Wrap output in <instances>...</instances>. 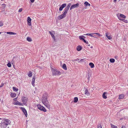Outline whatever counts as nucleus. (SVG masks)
I'll return each mask as SVG.
<instances>
[{
	"mask_svg": "<svg viewBox=\"0 0 128 128\" xmlns=\"http://www.w3.org/2000/svg\"><path fill=\"white\" fill-rule=\"evenodd\" d=\"M52 70L53 76H58L61 74V72L60 71L57 70L52 68Z\"/></svg>",
	"mask_w": 128,
	"mask_h": 128,
	"instance_id": "obj_1",
	"label": "nucleus"
},
{
	"mask_svg": "<svg viewBox=\"0 0 128 128\" xmlns=\"http://www.w3.org/2000/svg\"><path fill=\"white\" fill-rule=\"evenodd\" d=\"M47 93H45L42 96V103L46 102H48V101L47 100Z\"/></svg>",
	"mask_w": 128,
	"mask_h": 128,
	"instance_id": "obj_2",
	"label": "nucleus"
},
{
	"mask_svg": "<svg viewBox=\"0 0 128 128\" xmlns=\"http://www.w3.org/2000/svg\"><path fill=\"white\" fill-rule=\"evenodd\" d=\"M22 100L23 103V104L26 106L27 105L26 104V103L28 100V98L24 96H23L22 98Z\"/></svg>",
	"mask_w": 128,
	"mask_h": 128,
	"instance_id": "obj_3",
	"label": "nucleus"
},
{
	"mask_svg": "<svg viewBox=\"0 0 128 128\" xmlns=\"http://www.w3.org/2000/svg\"><path fill=\"white\" fill-rule=\"evenodd\" d=\"M37 106L39 110L44 111V112H46V109L44 108L40 104H38L37 105Z\"/></svg>",
	"mask_w": 128,
	"mask_h": 128,
	"instance_id": "obj_4",
	"label": "nucleus"
},
{
	"mask_svg": "<svg viewBox=\"0 0 128 128\" xmlns=\"http://www.w3.org/2000/svg\"><path fill=\"white\" fill-rule=\"evenodd\" d=\"M8 124L6 123V122L4 121L2 122L0 124V126L2 128H6Z\"/></svg>",
	"mask_w": 128,
	"mask_h": 128,
	"instance_id": "obj_5",
	"label": "nucleus"
},
{
	"mask_svg": "<svg viewBox=\"0 0 128 128\" xmlns=\"http://www.w3.org/2000/svg\"><path fill=\"white\" fill-rule=\"evenodd\" d=\"M79 5V4L78 3L72 5L70 8V10H71L75 8H78V7Z\"/></svg>",
	"mask_w": 128,
	"mask_h": 128,
	"instance_id": "obj_6",
	"label": "nucleus"
},
{
	"mask_svg": "<svg viewBox=\"0 0 128 128\" xmlns=\"http://www.w3.org/2000/svg\"><path fill=\"white\" fill-rule=\"evenodd\" d=\"M118 19L121 20H123V19L125 18L126 16L124 14H120L119 16H118Z\"/></svg>",
	"mask_w": 128,
	"mask_h": 128,
	"instance_id": "obj_7",
	"label": "nucleus"
},
{
	"mask_svg": "<svg viewBox=\"0 0 128 128\" xmlns=\"http://www.w3.org/2000/svg\"><path fill=\"white\" fill-rule=\"evenodd\" d=\"M49 32L50 34L51 35L54 40L55 41L56 39L54 36V34H55L54 31L53 30H51V31H49Z\"/></svg>",
	"mask_w": 128,
	"mask_h": 128,
	"instance_id": "obj_8",
	"label": "nucleus"
},
{
	"mask_svg": "<svg viewBox=\"0 0 128 128\" xmlns=\"http://www.w3.org/2000/svg\"><path fill=\"white\" fill-rule=\"evenodd\" d=\"M20 109L22 110L24 114H25L26 117H27L28 114L27 111L26 109L25 108H23L22 107H20Z\"/></svg>",
	"mask_w": 128,
	"mask_h": 128,
	"instance_id": "obj_9",
	"label": "nucleus"
},
{
	"mask_svg": "<svg viewBox=\"0 0 128 128\" xmlns=\"http://www.w3.org/2000/svg\"><path fill=\"white\" fill-rule=\"evenodd\" d=\"M66 15L63 13L62 14H61L58 16V18L59 20L62 19L63 18H64L66 16Z\"/></svg>",
	"mask_w": 128,
	"mask_h": 128,
	"instance_id": "obj_10",
	"label": "nucleus"
},
{
	"mask_svg": "<svg viewBox=\"0 0 128 128\" xmlns=\"http://www.w3.org/2000/svg\"><path fill=\"white\" fill-rule=\"evenodd\" d=\"M48 109H50V103L48 101V102H46L43 103Z\"/></svg>",
	"mask_w": 128,
	"mask_h": 128,
	"instance_id": "obj_11",
	"label": "nucleus"
},
{
	"mask_svg": "<svg viewBox=\"0 0 128 128\" xmlns=\"http://www.w3.org/2000/svg\"><path fill=\"white\" fill-rule=\"evenodd\" d=\"M31 18L30 17H28L27 18V23L28 24L29 26L31 25Z\"/></svg>",
	"mask_w": 128,
	"mask_h": 128,
	"instance_id": "obj_12",
	"label": "nucleus"
},
{
	"mask_svg": "<svg viewBox=\"0 0 128 128\" xmlns=\"http://www.w3.org/2000/svg\"><path fill=\"white\" fill-rule=\"evenodd\" d=\"M4 122H6V123L8 124H8H10V123H11V121L8 120V119H4Z\"/></svg>",
	"mask_w": 128,
	"mask_h": 128,
	"instance_id": "obj_13",
	"label": "nucleus"
},
{
	"mask_svg": "<svg viewBox=\"0 0 128 128\" xmlns=\"http://www.w3.org/2000/svg\"><path fill=\"white\" fill-rule=\"evenodd\" d=\"M106 36L109 40H110L112 38V37L110 36V35L107 33H106Z\"/></svg>",
	"mask_w": 128,
	"mask_h": 128,
	"instance_id": "obj_14",
	"label": "nucleus"
},
{
	"mask_svg": "<svg viewBox=\"0 0 128 128\" xmlns=\"http://www.w3.org/2000/svg\"><path fill=\"white\" fill-rule=\"evenodd\" d=\"M82 47L80 46H78L76 48V50L78 51H80L82 50Z\"/></svg>",
	"mask_w": 128,
	"mask_h": 128,
	"instance_id": "obj_15",
	"label": "nucleus"
},
{
	"mask_svg": "<svg viewBox=\"0 0 128 128\" xmlns=\"http://www.w3.org/2000/svg\"><path fill=\"white\" fill-rule=\"evenodd\" d=\"M68 8L66 7V8L64 10V12L63 13L66 15V14L67 13V12L68 11Z\"/></svg>",
	"mask_w": 128,
	"mask_h": 128,
	"instance_id": "obj_16",
	"label": "nucleus"
},
{
	"mask_svg": "<svg viewBox=\"0 0 128 128\" xmlns=\"http://www.w3.org/2000/svg\"><path fill=\"white\" fill-rule=\"evenodd\" d=\"M35 76H34L32 79V86H34V82L35 80Z\"/></svg>",
	"mask_w": 128,
	"mask_h": 128,
	"instance_id": "obj_17",
	"label": "nucleus"
},
{
	"mask_svg": "<svg viewBox=\"0 0 128 128\" xmlns=\"http://www.w3.org/2000/svg\"><path fill=\"white\" fill-rule=\"evenodd\" d=\"M15 104L16 105H18L19 106H23V104L21 103L20 102H19L18 101L15 103Z\"/></svg>",
	"mask_w": 128,
	"mask_h": 128,
	"instance_id": "obj_18",
	"label": "nucleus"
},
{
	"mask_svg": "<svg viewBox=\"0 0 128 128\" xmlns=\"http://www.w3.org/2000/svg\"><path fill=\"white\" fill-rule=\"evenodd\" d=\"M11 97L14 98L16 96V94L15 93H11L10 94Z\"/></svg>",
	"mask_w": 128,
	"mask_h": 128,
	"instance_id": "obj_19",
	"label": "nucleus"
},
{
	"mask_svg": "<svg viewBox=\"0 0 128 128\" xmlns=\"http://www.w3.org/2000/svg\"><path fill=\"white\" fill-rule=\"evenodd\" d=\"M62 67L65 70H67L66 66L65 64H63Z\"/></svg>",
	"mask_w": 128,
	"mask_h": 128,
	"instance_id": "obj_20",
	"label": "nucleus"
},
{
	"mask_svg": "<svg viewBox=\"0 0 128 128\" xmlns=\"http://www.w3.org/2000/svg\"><path fill=\"white\" fill-rule=\"evenodd\" d=\"M94 33L87 34H84V35H87L90 36L92 37H95L94 36Z\"/></svg>",
	"mask_w": 128,
	"mask_h": 128,
	"instance_id": "obj_21",
	"label": "nucleus"
},
{
	"mask_svg": "<svg viewBox=\"0 0 128 128\" xmlns=\"http://www.w3.org/2000/svg\"><path fill=\"white\" fill-rule=\"evenodd\" d=\"M32 73L31 71L29 72V73H28V77H32Z\"/></svg>",
	"mask_w": 128,
	"mask_h": 128,
	"instance_id": "obj_22",
	"label": "nucleus"
},
{
	"mask_svg": "<svg viewBox=\"0 0 128 128\" xmlns=\"http://www.w3.org/2000/svg\"><path fill=\"white\" fill-rule=\"evenodd\" d=\"M7 34L10 35H14L16 34L15 33L13 32H6Z\"/></svg>",
	"mask_w": 128,
	"mask_h": 128,
	"instance_id": "obj_23",
	"label": "nucleus"
},
{
	"mask_svg": "<svg viewBox=\"0 0 128 128\" xmlns=\"http://www.w3.org/2000/svg\"><path fill=\"white\" fill-rule=\"evenodd\" d=\"M89 65L92 68H94V65L92 62H90L89 64Z\"/></svg>",
	"mask_w": 128,
	"mask_h": 128,
	"instance_id": "obj_24",
	"label": "nucleus"
},
{
	"mask_svg": "<svg viewBox=\"0 0 128 128\" xmlns=\"http://www.w3.org/2000/svg\"><path fill=\"white\" fill-rule=\"evenodd\" d=\"M106 92H104L102 96L103 98L104 99H106L107 98V96H106Z\"/></svg>",
	"mask_w": 128,
	"mask_h": 128,
	"instance_id": "obj_25",
	"label": "nucleus"
},
{
	"mask_svg": "<svg viewBox=\"0 0 128 128\" xmlns=\"http://www.w3.org/2000/svg\"><path fill=\"white\" fill-rule=\"evenodd\" d=\"M12 88L13 90L15 92H17L18 90V88H16L15 87H13Z\"/></svg>",
	"mask_w": 128,
	"mask_h": 128,
	"instance_id": "obj_26",
	"label": "nucleus"
},
{
	"mask_svg": "<svg viewBox=\"0 0 128 128\" xmlns=\"http://www.w3.org/2000/svg\"><path fill=\"white\" fill-rule=\"evenodd\" d=\"M84 4L86 6H90V4L88 2H84Z\"/></svg>",
	"mask_w": 128,
	"mask_h": 128,
	"instance_id": "obj_27",
	"label": "nucleus"
},
{
	"mask_svg": "<svg viewBox=\"0 0 128 128\" xmlns=\"http://www.w3.org/2000/svg\"><path fill=\"white\" fill-rule=\"evenodd\" d=\"M85 94L88 96L90 94V93L88 92V90L86 89V90L85 91Z\"/></svg>",
	"mask_w": 128,
	"mask_h": 128,
	"instance_id": "obj_28",
	"label": "nucleus"
},
{
	"mask_svg": "<svg viewBox=\"0 0 128 128\" xmlns=\"http://www.w3.org/2000/svg\"><path fill=\"white\" fill-rule=\"evenodd\" d=\"M78 101V98L77 97H75L74 98V102L75 103H76Z\"/></svg>",
	"mask_w": 128,
	"mask_h": 128,
	"instance_id": "obj_29",
	"label": "nucleus"
},
{
	"mask_svg": "<svg viewBox=\"0 0 128 128\" xmlns=\"http://www.w3.org/2000/svg\"><path fill=\"white\" fill-rule=\"evenodd\" d=\"M94 33V36L95 37H95V38L96 37V36H100V35L99 33Z\"/></svg>",
	"mask_w": 128,
	"mask_h": 128,
	"instance_id": "obj_30",
	"label": "nucleus"
},
{
	"mask_svg": "<svg viewBox=\"0 0 128 128\" xmlns=\"http://www.w3.org/2000/svg\"><path fill=\"white\" fill-rule=\"evenodd\" d=\"M81 38L84 39V38H86V37L85 36H79V38L80 40H82L80 38Z\"/></svg>",
	"mask_w": 128,
	"mask_h": 128,
	"instance_id": "obj_31",
	"label": "nucleus"
},
{
	"mask_svg": "<svg viewBox=\"0 0 128 128\" xmlns=\"http://www.w3.org/2000/svg\"><path fill=\"white\" fill-rule=\"evenodd\" d=\"M124 96L123 94H121L119 96V98L121 99L123 98L124 97Z\"/></svg>",
	"mask_w": 128,
	"mask_h": 128,
	"instance_id": "obj_32",
	"label": "nucleus"
},
{
	"mask_svg": "<svg viewBox=\"0 0 128 128\" xmlns=\"http://www.w3.org/2000/svg\"><path fill=\"white\" fill-rule=\"evenodd\" d=\"M80 38L82 40L84 43H86V44H88V42L86 41L84 39H83L82 38Z\"/></svg>",
	"mask_w": 128,
	"mask_h": 128,
	"instance_id": "obj_33",
	"label": "nucleus"
},
{
	"mask_svg": "<svg viewBox=\"0 0 128 128\" xmlns=\"http://www.w3.org/2000/svg\"><path fill=\"white\" fill-rule=\"evenodd\" d=\"M110 61L111 63H114L115 62V60L114 58H110Z\"/></svg>",
	"mask_w": 128,
	"mask_h": 128,
	"instance_id": "obj_34",
	"label": "nucleus"
},
{
	"mask_svg": "<svg viewBox=\"0 0 128 128\" xmlns=\"http://www.w3.org/2000/svg\"><path fill=\"white\" fill-rule=\"evenodd\" d=\"M26 39L29 42H31L32 40L31 38L29 37H27Z\"/></svg>",
	"mask_w": 128,
	"mask_h": 128,
	"instance_id": "obj_35",
	"label": "nucleus"
},
{
	"mask_svg": "<svg viewBox=\"0 0 128 128\" xmlns=\"http://www.w3.org/2000/svg\"><path fill=\"white\" fill-rule=\"evenodd\" d=\"M7 66L9 67H10L11 66L12 64L8 62L7 65Z\"/></svg>",
	"mask_w": 128,
	"mask_h": 128,
	"instance_id": "obj_36",
	"label": "nucleus"
},
{
	"mask_svg": "<svg viewBox=\"0 0 128 128\" xmlns=\"http://www.w3.org/2000/svg\"><path fill=\"white\" fill-rule=\"evenodd\" d=\"M112 128H117L116 126H114L112 124H111Z\"/></svg>",
	"mask_w": 128,
	"mask_h": 128,
	"instance_id": "obj_37",
	"label": "nucleus"
},
{
	"mask_svg": "<svg viewBox=\"0 0 128 128\" xmlns=\"http://www.w3.org/2000/svg\"><path fill=\"white\" fill-rule=\"evenodd\" d=\"M66 6V4H62L61 6H62V7L64 8Z\"/></svg>",
	"mask_w": 128,
	"mask_h": 128,
	"instance_id": "obj_38",
	"label": "nucleus"
},
{
	"mask_svg": "<svg viewBox=\"0 0 128 128\" xmlns=\"http://www.w3.org/2000/svg\"><path fill=\"white\" fill-rule=\"evenodd\" d=\"M71 5V3H69L67 5V6L66 7V8H68L69 9V8L70 7V6Z\"/></svg>",
	"mask_w": 128,
	"mask_h": 128,
	"instance_id": "obj_39",
	"label": "nucleus"
},
{
	"mask_svg": "<svg viewBox=\"0 0 128 128\" xmlns=\"http://www.w3.org/2000/svg\"><path fill=\"white\" fill-rule=\"evenodd\" d=\"M88 77H87V79L88 80V82H89L90 80V77L89 75L88 74Z\"/></svg>",
	"mask_w": 128,
	"mask_h": 128,
	"instance_id": "obj_40",
	"label": "nucleus"
},
{
	"mask_svg": "<svg viewBox=\"0 0 128 128\" xmlns=\"http://www.w3.org/2000/svg\"><path fill=\"white\" fill-rule=\"evenodd\" d=\"M97 128H102L100 124H98V126Z\"/></svg>",
	"mask_w": 128,
	"mask_h": 128,
	"instance_id": "obj_41",
	"label": "nucleus"
},
{
	"mask_svg": "<svg viewBox=\"0 0 128 128\" xmlns=\"http://www.w3.org/2000/svg\"><path fill=\"white\" fill-rule=\"evenodd\" d=\"M63 8L62 7V6H61L59 8V10L60 11H61L62 10Z\"/></svg>",
	"mask_w": 128,
	"mask_h": 128,
	"instance_id": "obj_42",
	"label": "nucleus"
},
{
	"mask_svg": "<svg viewBox=\"0 0 128 128\" xmlns=\"http://www.w3.org/2000/svg\"><path fill=\"white\" fill-rule=\"evenodd\" d=\"M123 21L125 23H127L128 22V21L127 20H124V19H123Z\"/></svg>",
	"mask_w": 128,
	"mask_h": 128,
	"instance_id": "obj_43",
	"label": "nucleus"
},
{
	"mask_svg": "<svg viewBox=\"0 0 128 128\" xmlns=\"http://www.w3.org/2000/svg\"><path fill=\"white\" fill-rule=\"evenodd\" d=\"M22 10V8H20L18 10V12H21Z\"/></svg>",
	"mask_w": 128,
	"mask_h": 128,
	"instance_id": "obj_44",
	"label": "nucleus"
},
{
	"mask_svg": "<svg viewBox=\"0 0 128 128\" xmlns=\"http://www.w3.org/2000/svg\"><path fill=\"white\" fill-rule=\"evenodd\" d=\"M3 24L2 22H0V26H3Z\"/></svg>",
	"mask_w": 128,
	"mask_h": 128,
	"instance_id": "obj_45",
	"label": "nucleus"
},
{
	"mask_svg": "<svg viewBox=\"0 0 128 128\" xmlns=\"http://www.w3.org/2000/svg\"><path fill=\"white\" fill-rule=\"evenodd\" d=\"M4 85V84L2 83L1 84V85L0 86V87L1 88Z\"/></svg>",
	"mask_w": 128,
	"mask_h": 128,
	"instance_id": "obj_46",
	"label": "nucleus"
},
{
	"mask_svg": "<svg viewBox=\"0 0 128 128\" xmlns=\"http://www.w3.org/2000/svg\"><path fill=\"white\" fill-rule=\"evenodd\" d=\"M35 0H30V2L32 3H33L34 2Z\"/></svg>",
	"mask_w": 128,
	"mask_h": 128,
	"instance_id": "obj_47",
	"label": "nucleus"
},
{
	"mask_svg": "<svg viewBox=\"0 0 128 128\" xmlns=\"http://www.w3.org/2000/svg\"><path fill=\"white\" fill-rule=\"evenodd\" d=\"M80 60V59H76L74 60L75 61H77L78 60Z\"/></svg>",
	"mask_w": 128,
	"mask_h": 128,
	"instance_id": "obj_48",
	"label": "nucleus"
},
{
	"mask_svg": "<svg viewBox=\"0 0 128 128\" xmlns=\"http://www.w3.org/2000/svg\"><path fill=\"white\" fill-rule=\"evenodd\" d=\"M17 100V98H15L14 99V101H16Z\"/></svg>",
	"mask_w": 128,
	"mask_h": 128,
	"instance_id": "obj_49",
	"label": "nucleus"
},
{
	"mask_svg": "<svg viewBox=\"0 0 128 128\" xmlns=\"http://www.w3.org/2000/svg\"><path fill=\"white\" fill-rule=\"evenodd\" d=\"M2 5L3 6L4 8H5V4H2Z\"/></svg>",
	"mask_w": 128,
	"mask_h": 128,
	"instance_id": "obj_50",
	"label": "nucleus"
},
{
	"mask_svg": "<svg viewBox=\"0 0 128 128\" xmlns=\"http://www.w3.org/2000/svg\"><path fill=\"white\" fill-rule=\"evenodd\" d=\"M84 59H81L79 61V62H80V61H82Z\"/></svg>",
	"mask_w": 128,
	"mask_h": 128,
	"instance_id": "obj_51",
	"label": "nucleus"
},
{
	"mask_svg": "<svg viewBox=\"0 0 128 128\" xmlns=\"http://www.w3.org/2000/svg\"><path fill=\"white\" fill-rule=\"evenodd\" d=\"M124 126H122V128H124Z\"/></svg>",
	"mask_w": 128,
	"mask_h": 128,
	"instance_id": "obj_52",
	"label": "nucleus"
},
{
	"mask_svg": "<svg viewBox=\"0 0 128 128\" xmlns=\"http://www.w3.org/2000/svg\"><path fill=\"white\" fill-rule=\"evenodd\" d=\"M114 0V2H116V0Z\"/></svg>",
	"mask_w": 128,
	"mask_h": 128,
	"instance_id": "obj_53",
	"label": "nucleus"
},
{
	"mask_svg": "<svg viewBox=\"0 0 128 128\" xmlns=\"http://www.w3.org/2000/svg\"><path fill=\"white\" fill-rule=\"evenodd\" d=\"M117 57H118V56H115V58H116Z\"/></svg>",
	"mask_w": 128,
	"mask_h": 128,
	"instance_id": "obj_54",
	"label": "nucleus"
},
{
	"mask_svg": "<svg viewBox=\"0 0 128 128\" xmlns=\"http://www.w3.org/2000/svg\"><path fill=\"white\" fill-rule=\"evenodd\" d=\"M93 48V46H91L90 47V48Z\"/></svg>",
	"mask_w": 128,
	"mask_h": 128,
	"instance_id": "obj_55",
	"label": "nucleus"
},
{
	"mask_svg": "<svg viewBox=\"0 0 128 128\" xmlns=\"http://www.w3.org/2000/svg\"><path fill=\"white\" fill-rule=\"evenodd\" d=\"M126 94H128V91L127 92Z\"/></svg>",
	"mask_w": 128,
	"mask_h": 128,
	"instance_id": "obj_56",
	"label": "nucleus"
},
{
	"mask_svg": "<svg viewBox=\"0 0 128 128\" xmlns=\"http://www.w3.org/2000/svg\"><path fill=\"white\" fill-rule=\"evenodd\" d=\"M88 46H90V44H88Z\"/></svg>",
	"mask_w": 128,
	"mask_h": 128,
	"instance_id": "obj_57",
	"label": "nucleus"
},
{
	"mask_svg": "<svg viewBox=\"0 0 128 128\" xmlns=\"http://www.w3.org/2000/svg\"><path fill=\"white\" fill-rule=\"evenodd\" d=\"M1 33V32H0V34Z\"/></svg>",
	"mask_w": 128,
	"mask_h": 128,
	"instance_id": "obj_58",
	"label": "nucleus"
},
{
	"mask_svg": "<svg viewBox=\"0 0 128 128\" xmlns=\"http://www.w3.org/2000/svg\"><path fill=\"white\" fill-rule=\"evenodd\" d=\"M9 128V127H8V128Z\"/></svg>",
	"mask_w": 128,
	"mask_h": 128,
	"instance_id": "obj_59",
	"label": "nucleus"
},
{
	"mask_svg": "<svg viewBox=\"0 0 128 128\" xmlns=\"http://www.w3.org/2000/svg\"><path fill=\"white\" fill-rule=\"evenodd\" d=\"M1 119V118H0V120Z\"/></svg>",
	"mask_w": 128,
	"mask_h": 128,
	"instance_id": "obj_60",
	"label": "nucleus"
}]
</instances>
